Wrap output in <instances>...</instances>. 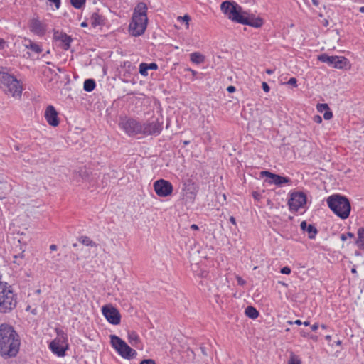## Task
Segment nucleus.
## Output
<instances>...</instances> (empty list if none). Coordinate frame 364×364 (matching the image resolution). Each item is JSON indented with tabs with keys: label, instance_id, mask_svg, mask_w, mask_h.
I'll return each instance as SVG.
<instances>
[{
	"label": "nucleus",
	"instance_id": "nucleus-1",
	"mask_svg": "<svg viewBox=\"0 0 364 364\" xmlns=\"http://www.w3.org/2000/svg\"><path fill=\"white\" fill-rule=\"evenodd\" d=\"M223 13L232 21L247 25L254 28H260L263 25V20L255 17L252 14L244 11L242 8L235 1H225L220 4Z\"/></svg>",
	"mask_w": 364,
	"mask_h": 364
},
{
	"label": "nucleus",
	"instance_id": "nucleus-2",
	"mask_svg": "<svg viewBox=\"0 0 364 364\" xmlns=\"http://www.w3.org/2000/svg\"><path fill=\"white\" fill-rule=\"evenodd\" d=\"M21 341L14 328L8 324L0 326V355L4 358L15 357L20 348Z\"/></svg>",
	"mask_w": 364,
	"mask_h": 364
},
{
	"label": "nucleus",
	"instance_id": "nucleus-3",
	"mask_svg": "<svg viewBox=\"0 0 364 364\" xmlns=\"http://www.w3.org/2000/svg\"><path fill=\"white\" fill-rule=\"evenodd\" d=\"M147 6L144 2L139 3L134 10L132 21L129 24V33L133 36H139L142 35L146 28Z\"/></svg>",
	"mask_w": 364,
	"mask_h": 364
},
{
	"label": "nucleus",
	"instance_id": "nucleus-4",
	"mask_svg": "<svg viewBox=\"0 0 364 364\" xmlns=\"http://www.w3.org/2000/svg\"><path fill=\"white\" fill-rule=\"evenodd\" d=\"M147 6L144 2L139 3L134 10L132 21L129 24V33L133 36H139L142 35L146 28Z\"/></svg>",
	"mask_w": 364,
	"mask_h": 364
},
{
	"label": "nucleus",
	"instance_id": "nucleus-5",
	"mask_svg": "<svg viewBox=\"0 0 364 364\" xmlns=\"http://www.w3.org/2000/svg\"><path fill=\"white\" fill-rule=\"evenodd\" d=\"M329 208L341 219L349 217L351 206L349 200L344 196L333 194L326 200Z\"/></svg>",
	"mask_w": 364,
	"mask_h": 364
},
{
	"label": "nucleus",
	"instance_id": "nucleus-6",
	"mask_svg": "<svg viewBox=\"0 0 364 364\" xmlns=\"http://www.w3.org/2000/svg\"><path fill=\"white\" fill-rule=\"evenodd\" d=\"M0 88L6 93L13 97L21 96L22 87L19 81L4 68L0 69Z\"/></svg>",
	"mask_w": 364,
	"mask_h": 364
},
{
	"label": "nucleus",
	"instance_id": "nucleus-7",
	"mask_svg": "<svg viewBox=\"0 0 364 364\" xmlns=\"http://www.w3.org/2000/svg\"><path fill=\"white\" fill-rule=\"evenodd\" d=\"M16 299L11 289V287L6 283H0V311L6 313L15 308Z\"/></svg>",
	"mask_w": 364,
	"mask_h": 364
},
{
	"label": "nucleus",
	"instance_id": "nucleus-8",
	"mask_svg": "<svg viewBox=\"0 0 364 364\" xmlns=\"http://www.w3.org/2000/svg\"><path fill=\"white\" fill-rule=\"evenodd\" d=\"M110 342L112 346L123 358L132 359L136 357V352L130 348L122 338L116 335L110 336Z\"/></svg>",
	"mask_w": 364,
	"mask_h": 364
},
{
	"label": "nucleus",
	"instance_id": "nucleus-9",
	"mask_svg": "<svg viewBox=\"0 0 364 364\" xmlns=\"http://www.w3.org/2000/svg\"><path fill=\"white\" fill-rule=\"evenodd\" d=\"M318 60L337 69L348 70L350 67L348 60L343 56H329L323 53L318 56Z\"/></svg>",
	"mask_w": 364,
	"mask_h": 364
},
{
	"label": "nucleus",
	"instance_id": "nucleus-10",
	"mask_svg": "<svg viewBox=\"0 0 364 364\" xmlns=\"http://www.w3.org/2000/svg\"><path fill=\"white\" fill-rule=\"evenodd\" d=\"M119 127L129 136L141 134V123L132 118H122L119 122Z\"/></svg>",
	"mask_w": 364,
	"mask_h": 364
},
{
	"label": "nucleus",
	"instance_id": "nucleus-11",
	"mask_svg": "<svg viewBox=\"0 0 364 364\" xmlns=\"http://www.w3.org/2000/svg\"><path fill=\"white\" fill-rule=\"evenodd\" d=\"M163 129V120L159 118H151L141 123V134L144 136L160 134Z\"/></svg>",
	"mask_w": 364,
	"mask_h": 364
},
{
	"label": "nucleus",
	"instance_id": "nucleus-12",
	"mask_svg": "<svg viewBox=\"0 0 364 364\" xmlns=\"http://www.w3.org/2000/svg\"><path fill=\"white\" fill-rule=\"evenodd\" d=\"M102 313L107 321L112 325H118L121 322V314L119 310L112 304L102 307Z\"/></svg>",
	"mask_w": 364,
	"mask_h": 364
},
{
	"label": "nucleus",
	"instance_id": "nucleus-13",
	"mask_svg": "<svg viewBox=\"0 0 364 364\" xmlns=\"http://www.w3.org/2000/svg\"><path fill=\"white\" fill-rule=\"evenodd\" d=\"M154 189L159 197H167L173 192V186L171 182L164 179H159L154 183Z\"/></svg>",
	"mask_w": 364,
	"mask_h": 364
},
{
	"label": "nucleus",
	"instance_id": "nucleus-14",
	"mask_svg": "<svg viewBox=\"0 0 364 364\" xmlns=\"http://www.w3.org/2000/svg\"><path fill=\"white\" fill-rule=\"evenodd\" d=\"M306 203V196L302 192H294L290 196L288 205L290 210L297 211Z\"/></svg>",
	"mask_w": 364,
	"mask_h": 364
},
{
	"label": "nucleus",
	"instance_id": "nucleus-15",
	"mask_svg": "<svg viewBox=\"0 0 364 364\" xmlns=\"http://www.w3.org/2000/svg\"><path fill=\"white\" fill-rule=\"evenodd\" d=\"M260 174L262 176H266L267 178L265 181L269 184L282 186L284 183L290 184L291 183L289 177L281 176L270 171H263Z\"/></svg>",
	"mask_w": 364,
	"mask_h": 364
},
{
	"label": "nucleus",
	"instance_id": "nucleus-16",
	"mask_svg": "<svg viewBox=\"0 0 364 364\" xmlns=\"http://www.w3.org/2000/svg\"><path fill=\"white\" fill-rule=\"evenodd\" d=\"M49 348L54 354L59 357H63L68 350V345L64 340L55 338L50 343Z\"/></svg>",
	"mask_w": 364,
	"mask_h": 364
},
{
	"label": "nucleus",
	"instance_id": "nucleus-17",
	"mask_svg": "<svg viewBox=\"0 0 364 364\" xmlns=\"http://www.w3.org/2000/svg\"><path fill=\"white\" fill-rule=\"evenodd\" d=\"M29 28L30 31L36 35L43 36L46 32L47 26L38 18H33L30 21Z\"/></svg>",
	"mask_w": 364,
	"mask_h": 364
},
{
	"label": "nucleus",
	"instance_id": "nucleus-18",
	"mask_svg": "<svg viewBox=\"0 0 364 364\" xmlns=\"http://www.w3.org/2000/svg\"><path fill=\"white\" fill-rule=\"evenodd\" d=\"M58 112L53 105L47 107L45 111V118L47 122L52 127H57L59 124Z\"/></svg>",
	"mask_w": 364,
	"mask_h": 364
},
{
	"label": "nucleus",
	"instance_id": "nucleus-19",
	"mask_svg": "<svg viewBox=\"0 0 364 364\" xmlns=\"http://www.w3.org/2000/svg\"><path fill=\"white\" fill-rule=\"evenodd\" d=\"M53 38L56 41L61 42V47L67 50L70 48V43L72 42V38L68 36L65 33H63L58 31H54Z\"/></svg>",
	"mask_w": 364,
	"mask_h": 364
},
{
	"label": "nucleus",
	"instance_id": "nucleus-20",
	"mask_svg": "<svg viewBox=\"0 0 364 364\" xmlns=\"http://www.w3.org/2000/svg\"><path fill=\"white\" fill-rule=\"evenodd\" d=\"M90 23L94 28L101 26L105 23V18L97 12H94L90 18Z\"/></svg>",
	"mask_w": 364,
	"mask_h": 364
},
{
	"label": "nucleus",
	"instance_id": "nucleus-21",
	"mask_svg": "<svg viewBox=\"0 0 364 364\" xmlns=\"http://www.w3.org/2000/svg\"><path fill=\"white\" fill-rule=\"evenodd\" d=\"M301 229L304 231H306L309 233V237L314 239L317 234V230L314 225H308L306 221H302L300 225Z\"/></svg>",
	"mask_w": 364,
	"mask_h": 364
},
{
	"label": "nucleus",
	"instance_id": "nucleus-22",
	"mask_svg": "<svg viewBox=\"0 0 364 364\" xmlns=\"http://www.w3.org/2000/svg\"><path fill=\"white\" fill-rule=\"evenodd\" d=\"M24 46L36 54L41 53L43 50L41 47L38 44L33 42L30 39L24 40Z\"/></svg>",
	"mask_w": 364,
	"mask_h": 364
},
{
	"label": "nucleus",
	"instance_id": "nucleus-23",
	"mask_svg": "<svg viewBox=\"0 0 364 364\" xmlns=\"http://www.w3.org/2000/svg\"><path fill=\"white\" fill-rule=\"evenodd\" d=\"M355 244L360 249L364 250V227L358 230V238Z\"/></svg>",
	"mask_w": 364,
	"mask_h": 364
},
{
	"label": "nucleus",
	"instance_id": "nucleus-24",
	"mask_svg": "<svg viewBox=\"0 0 364 364\" xmlns=\"http://www.w3.org/2000/svg\"><path fill=\"white\" fill-rule=\"evenodd\" d=\"M190 59L192 63L196 64H201L205 60V57L198 52L193 53L190 55Z\"/></svg>",
	"mask_w": 364,
	"mask_h": 364
},
{
	"label": "nucleus",
	"instance_id": "nucleus-25",
	"mask_svg": "<svg viewBox=\"0 0 364 364\" xmlns=\"http://www.w3.org/2000/svg\"><path fill=\"white\" fill-rule=\"evenodd\" d=\"M245 315L252 319L259 316V311L253 306H248L245 310Z\"/></svg>",
	"mask_w": 364,
	"mask_h": 364
},
{
	"label": "nucleus",
	"instance_id": "nucleus-26",
	"mask_svg": "<svg viewBox=\"0 0 364 364\" xmlns=\"http://www.w3.org/2000/svg\"><path fill=\"white\" fill-rule=\"evenodd\" d=\"M128 340L132 346H136L138 343L140 342V338L135 331H131L128 333Z\"/></svg>",
	"mask_w": 364,
	"mask_h": 364
},
{
	"label": "nucleus",
	"instance_id": "nucleus-27",
	"mask_svg": "<svg viewBox=\"0 0 364 364\" xmlns=\"http://www.w3.org/2000/svg\"><path fill=\"white\" fill-rule=\"evenodd\" d=\"M90 175V172L88 170L85 168H80L77 171L75 172V176L80 177L82 181H86L88 179Z\"/></svg>",
	"mask_w": 364,
	"mask_h": 364
},
{
	"label": "nucleus",
	"instance_id": "nucleus-28",
	"mask_svg": "<svg viewBox=\"0 0 364 364\" xmlns=\"http://www.w3.org/2000/svg\"><path fill=\"white\" fill-rule=\"evenodd\" d=\"M95 82L92 79H87L84 82L83 88L87 92H92L95 87Z\"/></svg>",
	"mask_w": 364,
	"mask_h": 364
},
{
	"label": "nucleus",
	"instance_id": "nucleus-29",
	"mask_svg": "<svg viewBox=\"0 0 364 364\" xmlns=\"http://www.w3.org/2000/svg\"><path fill=\"white\" fill-rule=\"evenodd\" d=\"M80 242L86 246L97 247V245L87 236H82L79 238Z\"/></svg>",
	"mask_w": 364,
	"mask_h": 364
},
{
	"label": "nucleus",
	"instance_id": "nucleus-30",
	"mask_svg": "<svg viewBox=\"0 0 364 364\" xmlns=\"http://www.w3.org/2000/svg\"><path fill=\"white\" fill-rule=\"evenodd\" d=\"M70 1L73 7L80 9L85 4L86 0H70Z\"/></svg>",
	"mask_w": 364,
	"mask_h": 364
},
{
	"label": "nucleus",
	"instance_id": "nucleus-31",
	"mask_svg": "<svg viewBox=\"0 0 364 364\" xmlns=\"http://www.w3.org/2000/svg\"><path fill=\"white\" fill-rule=\"evenodd\" d=\"M148 64L145 63H141L139 65V73L143 76L148 75Z\"/></svg>",
	"mask_w": 364,
	"mask_h": 364
},
{
	"label": "nucleus",
	"instance_id": "nucleus-32",
	"mask_svg": "<svg viewBox=\"0 0 364 364\" xmlns=\"http://www.w3.org/2000/svg\"><path fill=\"white\" fill-rule=\"evenodd\" d=\"M317 109L319 112H326L329 109V107L327 104H318Z\"/></svg>",
	"mask_w": 364,
	"mask_h": 364
},
{
	"label": "nucleus",
	"instance_id": "nucleus-33",
	"mask_svg": "<svg viewBox=\"0 0 364 364\" xmlns=\"http://www.w3.org/2000/svg\"><path fill=\"white\" fill-rule=\"evenodd\" d=\"M340 237H341V240L345 241L347 240L348 237L354 238L355 235L352 232H348L346 234H344V233L341 234Z\"/></svg>",
	"mask_w": 364,
	"mask_h": 364
},
{
	"label": "nucleus",
	"instance_id": "nucleus-34",
	"mask_svg": "<svg viewBox=\"0 0 364 364\" xmlns=\"http://www.w3.org/2000/svg\"><path fill=\"white\" fill-rule=\"evenodd\" d=\"M289 364H301V361L294 355H292L289 360Z\"/></svg>",
	"mask_w": 364,
	"mask_h": 364
},
{
	"label": "nucleus",
	"instance_id": "nucleus-35",
	"mask_svg": "<svg viewBox=\"0 0 364 364\" xmlns=\"http://www.w3.org/2000/svg\"><path fill=\"white\" fill-rule=\"evenodd\" d=\"M287 85L296 87L297 86V80L295 77H291L287 82Z\"/></svg>",
	"mask_w": 364,
	"mask_h": 364
},
{
	"label": "nucleus",
	"instance_id": "nucleus-36",
	"mask_svg": "<svg viewBox=\"0 0 364 364\" xmlns=\"http://www.w3.org/2000/svg\"><path fill=\"white\" fill-rule=\"evenodd\" d=\"M333 117L332 112L328 109L324 112L323 118L326 120L331 119Z\"/></svg>",
	"mask_w": 364,
	"mask_h": 364
},
{
	"label": "nucleus",
	"instance_id": "nucleus-37",
	"mask_svg": "<svg viewBox=\"0 0 364 364\" xmlns=\"http://www.w3.org/2000/svg\"><path fill=\"white\" fill-rule=\"evenodd\" d=\"M280 272L284 274H289L291 273V269L288 267H284L281 269Z\"/></svg>",
	"mask_w": 364,
	"mask_h": 364
},
{
	"label": "nucleus",
	"instance_id": "nucleus-38",
	"mask_svg": "<svg viewBox=\"0 0 364 364\" xmlns=\"http://www.w3.org/2000/svg\"><path fill=\"white\" fill-rule=\"evenodd\" d=\"M178 20H182L183 21H185L188 25L189 21L191 20V17L188 15H185L183 16L178 17Z\"/></svg>",
	"mask_w": 364,
	"mask_h": 364
},
{
	"label": "nucleus",
	"instance_id": "nucleus-39",
	"mask_svg": "<svg viewBox=\"0 0 364 364\" xmlns=\"http://www.w3.org/2000/svg\"><path fill=\"white\" fill-rule=\"evenodd\" d=\"M262 89L265 92H268L269 91V86L268 85V84L265 82H263L262 83Z\"/></svg>",
	"mask_w": 364,
	"mask_h": 364
},
{
	"label": "nucleus",
	"instance_id": "nucleus-40",
	"mask_svg": "<svg viewBox=\"0 0 364 364\" xmlns=\"http://www.w3.org/2000/svg\"><path fill=\"white\" fill-rule=\"evenodd\" d=\"M149 70H157L158 65L156 63H151L148 64Z\"/></svg>",
	"mask_w": 364,
	"mask_h": 364
},
{
	"label": "nucleus",
	"instance_id": "nucleus-41",
	"mask_svg": "<svg viewBox=\"0 0 364 364\" xmlns=\"http://www.w3.org/2000/svg\"><path fill=\"white\" fill-rule=\"evenodd\" d=\"M50 3H53L56 7V9H59L60 6V0H48Z\"/></svg>",
	"mask_w": 364,
	"mask_h": 364
},
{
	"label": "nucleus",
	"instance_id": "nucleus-42",
	"mask_svg": "<svg viewBox=\"0 0 364 364\" xmlns=\"http://www.w3.org/2000/svg\"><path fill=\"white\" fill-rule=\"evenodd\" d=\"M140 364H156L155 362L151 359H147L142 360Z\"/></svg>",
	"mask_w": 364,
	"mask_h": 364
},
{
	"label": "nucleus",
	"instance_id": "nucleus-43",
	"mask_svg": "<svg viewBox=\"0 0 364 364\" xmlns=\"http://www.w3.org/2000/svg\"><path fill=\"white\" fill-rule=\"evenodd\" d=\"M252 196H253V198H254L255 200H259L260 199L261 195H260V193H257V192L255 191V192H253V193H252Z\"/></svg>",
	"mask_w": 364,
	"mask_h": 364
},
{
	"label": "nucleus",
	"instance_id": "nucleus-44",
	"mask_svg": "<svg viewBox=\"0 0 364 364\" xmlns=\"http://www.w3.org/2000/svg\"><path fill=\"white\" fill-rule=\"evenodd\" d=\"M314 122L317 123H321L322 122V118L319 115H316L314 117Z\"/></svg>",
	"mask_w": 364,
	"mask_h": 364
},
{
	"label": "nucleus",
	"instance_id": "nucleus-45",
	"mask_svg": "<svg viewBox=\"0 0 364 364\" xmlns=\"http://www.w3.org/2000/svg\"><path fill=\"white\" fill-rule=\"evenodd\" d=\"M235 90H236L235 87L232 85H230L227 88V91L230 93L234 92L235 91Z\"/></svg>",
	"mask_w": 364,
	"mask_h": 364
},
{
	"label": "nucleus",
	"instance_id": "nucleus-46",
	"mask_svg": "<svg viewBox=\"0 0 364 364\" xmlns=\"http://www.w3.org/2000/svg\"><path fill=\"white\" fill-rule=\"evenodd\" d=\"M200 349L201 353H203V355H205V356L208 355V353L206 352V349H205V348L204 346H200Z\"/></svg>",
	"mask_w": 364,
	"mask_h": 364
},
{
	"label": "nucleus",
	"instance_id": "nucleus-47",
	"mask_svg": "<svg viewBox=\"0 0 364 364\" xmlns=\"http://www.w3.org/2000/svg\"><path fill=\"white\" fill-rule=\"evenodd\" d=\"M288 323H289V324H292V323H295V324H296V325H301V324H302L301 321V320H299V319L296 320L294 322H292V321H288Z\"/></svg>",
	"mask_w": 364,
	"mask_h": 364
},
{
	"label": "nucleus",
	"instance_id": "nucleus-48",
	"mask_svg": "<svg viewBox=\"0 0 364 364\" xmlns=\"http://www.w3.org/2000/svg\"><path fill=\"white\" fill-rule=\"evenodd\" d=\"M23 252H21V253H19L18 255H14V258L15 259H22V258H23Z\"/></svg>",
	"mask_w": 364,
	"mask_h": 364
},
{
	"label": "nucleus",
	"instance_id": "nucleus-49",
	"mask_svg": "<svg viewBox=\"0 0 364 364\" xmlns=\"http://www.w3.org/2000/svg\"><path fill=\"white\" fill-rule=\"evenodd\" d=\"M318 324L316 323L311 326V328L313 331H316L318 329Z\"/></svg>",
	"mask_w": 364,
	"mask_h": 364
},
{
	"label": "nucleus",
	"instance_id": "nucleus-50",
	"mask_svg": "<svg viewBox=\"0 0 364 364\" xmlns=\"http://www.w3.org/2000/svg\"><path fill=\"white\" fill-rule=\"evenodd\" d=\"M238 284L243 285L245 284V281L243 280L241 277H237Z\"/></svg>",
	"mask_w": 364,
	"mask_h": 364
},
{
	"label": "nucleus",
	"instance_id": "nucleus-51",
	"mask_svg": "<svg viewBox=\"0 0 364 364\" xmlns=\"http://www.w3.org/2000/svg\"><path fill=\"white\" fill-rule=\"evenodd\" d=\"M230 221L231 223H232L233 225H236V220H235V218L233 217V216H231L230 218Z\"/></svg>",
	"mask_w": 364,
	"mask_h": 364
},
{
	"label": "nucleus",
	"instance_id": "nucleus-52",
	"mask_svg": "<svg viewBox=\"0 0 364 364\" xmlns=\"http://www.w3.org/2000/svg\"><path fill=\"white\" fill-rule=\"evenodd\" d=\"M191 229L197 230H198V226L196 224H193L191 225Z\"/></svg>",
	"mask_w": 364,
	"mask_h": 364
},
{
	"label": "nucleus",
	"instance_id": "nucleus-53",
	"mask_svg": "<svg viewBox=\"0 0 364 364\" xmlns=\"http://www.w3.org/2000/svg\"><path fill=\"white\" fill-rule=\"evenodd\" d=\"M50 250H52V251H55V250H57V245H51L50 246Z\"/></svg>",
	"mask_w": 364,
	"mask_h": 364
},
{
	"label": "nucleus",
	"instance_id": "nucleus-54",
	"mask_svg": "<svg viewBox=\"0 0 364 364\" xmlns=\"http://www.w3.org/2000/svg\"><path fill=\"white\" fill-rule=\"evenodd\" d=\"M311 1H312V3H313V4H314V6H318V4H319V1H318V0H311Z\"/></svg>",
	"mask_w": 364,
	"mask_h": 364
},
{
	"label": "nucleus",
	"instance_id": "nucleus-55",
	"mask_svg": "<svg viewBox=\"0 0 364 364\" xmlns=\"http://www.w3.org/2000/svg\"><path fill=\"white\" fill-rule=\"evenodd\" d=\"M4 43L5 41L3 39L0 38V49L3 48Z\"/></svg>",
	"mask_w": 364,
	"mask_h": 364
},
{
	"label": "nucleus",
	"instance_id": "nucleus-56",
	"mask_svg": "<svg viewBox=\"0 0 364 364\" xmlns=\"http://www.w3.org/2000/svg\"><path fill=\"white\" fill-rule=\"evenodd\" d=\"M323 25L324 26H328V21L327 19H325L323 21Z\"/></svg>",
	"mask_w": 364,
	"mask_h": 364
},
{
	"label": "nucleus",
	"instance_id": "nucleus-57",
	"mask_svg": "<svg viewBox=\"0 0 364 364\" xmlns=\"http://www.w3.org/2000/svg\"><path fill=\"white\" fill-rule=\"evenodd\" d=\"M188 71L191 72V73L193 75H196L197 74V72L192 70L191 68H188Z\"/></svg>",
	"mask_w": 364,
	"mask_h": 364
},
{
	"label": "nucleus",
	"instance_id": "nucleus-58",
	"mask_svg": "<svg viewBox=\"0 0 364 364\" xmlns=\"http://www.w3.org/2000/svg\"><path fill=\"white\" fill-rule=\"evenodd\" d=\"M273 72H274V71H273L272 70H270V69H267V70H266V73H267V74H269V75H270V74H272V73H273Z\"/></svg>",
	"mask_w": 364,
	"mask_h": 364
},
{
	"label": "nucleus",
	"instance_id": "nucleus-59",
	"mask_svg": "<svg viewBox=\"0 0 364 364\" xmlns=\"http://www.w3.org/2000/svg\"><path fill=\"white\" fill-rule=\"evenodd\" d=\"M81 26L82 27H87V23L85 22V21L81 23Z\"/></svg>",
	"mask_w": 364,
	"mask_h": 364
},
{
	"label": "nucleus",
	"instance_id": "nucleus-60",
	"mask_svg": "<svg viewBox=\"0 0 364 364\" xmlns=\"http://www.w3.org/2000/svg\"><path fill=\"white\" fill-rule=\"evenodd\" d=\"M325 338H326V340L328 341H330L331 339V336L329 335L326 336Z\"/></svg>",
	"mask_w": 364,
	"mask_h": 364
},
{
	"label": "nucleus",
	"instance_id": "nucleus-61",
	"mask_svg": "<svg viewBox=\"0 0 364 364\" xmlns=\"http://www.w3.org/2000/svg\"><path fill=\"white\" fill-rule=\"evenodd\" d=\"M304 326H309L310 325V322L309 321H304V323H302Z\"/></svg>",
	"mask_w": 364,
	"mask_h": 364
},
{
	"label": "nucleus",
	"instance_id": "nucleus-62",
	"mask_svg": "<svg viewBox=\"0 0 364 364\" xmlns=\"http://www.w3.org/2000/svg\"><path fill=\"white\" fill-rule=\"evenodd\" d=\"M279 283L280 284H282V286L287 287V284H286V283H285V282H279Z\"/></svg>",
	"mask_w": 364,
	"mask_h": 364
},
{
	"label": "nucleus",
	"instance_id": "nucleus-63",
	"mask_svg": "<svg viewBox=\"0 0 364 364\" xmlns=\"http://www.w3.org/2000/svg\"><path fill=\"white\" fill-rule=\"evenodd\" d=\"M359 11H360L361 13H364V6H361V7L359 9Z\"/></svg>",
	"mask_w": 364,
	"mask_h": 364
},
{
	"label": "nucleus",
	"instance_id": "nucleus-64",
	"mask_svg": "<svg viewBox=\"0 0 364 364\" xmlns=\"http://www.w3.org/2000/svg\"><path fill=\"white\" fill-rule=\"evenodd\" d=\"M301 335L304 337H306L307 335L304 332H301Z\"/></svg>",
	"mask_w": 364,
	"mask_h": 364
}]
</instances>
